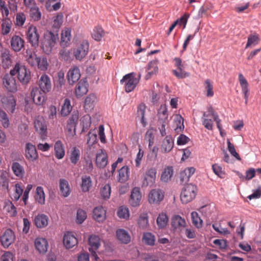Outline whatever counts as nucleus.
Instances as JSON below:
<instances>
[{"mask_svg":"<svg viewBox=\"0 0 261 261\" xmlns=\"http://www.w3.org/2000/svg\"><path fill=\"white\" fill-rule=\"evenodd\" d=\"M59 41L57 33L47 31L44 33L43 39L42 42V48L46 54H49Z\"/></svg>","mask_w":261,"mask_h":261,"instance_id":"nucleus-1","label":"nucleus"},{"mask_svg":"<svg viewBox=\"0 0 261 261\" xmlns=\"http://www.w3.org/2000/svg\"><path fill=\"white\" fill-rule=\"evenodd\" d=\"M12 74H17L18 81L22 85H27L31 79V74L30 69L24 65L16 63L14 68L10 70Z\"/></svg>","mask_w":261,"mask_h":261,"instance_id":"nucleus-2","label":"nucleus"},{"mask_svg":"<svg viewBox=\"0 0 261 261\" xmlns=\"http://www.w3.org/2000/svg\"><path fill=\"white\" fill-rule=\"evenodd\" d=\"M140 75L138 77H136V73L131 72L125 75L120 80V83L124 85L125 91L129 93L136 88L140 81Z\"/></svg>","mask_w":261,"mask_h":261,"instance_id":"nucleus-3","label":"nucleus"},{"mask_svg":"<svg viewBox=\"0 0 261 261\" xmlns=\"http://www.w3.org/2000/svg\"><path fill=\"white\" fill-rule=\"evenodd\" d=\"M0 105L8 113H13L16 109V100L12 94H0Z\"/></svg>","mask_w":261,"mask_h":261,"instance_id":"nucleus-4","label":"nucleus"},{"mask_svg":"<svg viewBox=\"0 0 261 261\" xmlns=\"http://www.w3.org/2000/svg\"><path fill=\"white\" fill-rule=\"evenodd\" d=\"M197 187L192 184L185 186L180 193V200L182 203H188L192 201L196 197Z\"/></svg>","mask_w":261,"mask_h":261,"instance_id":"nucleus-5","label":"nucleus"},{"mask_svg":"<svg viewBox=\"0 0 261 261\" xmlns=\"http://www.w3.org/2000/svg\"><path fill=\"white\" fill-rule=\"evenodd\" d=\"M89 244L90 246L89 250L91 253L92 260L98 261L99 257L95 251L98 249L100 245V238L96 235H91L89 238Z\"/></svg>","mask_w":261,"mask_h":261,"instance_id":"nucleus-6","label":"nucleus"},{"mask_svg":"<svg viewBox=\"0 0 261 261\" xmlns=\"http://www.w3.org/2000/svg\"><path fill=\"white\" fill-rule=\"evenodd\" d=\"M89 48V43L87 40H84L81 41L73 51L75 59L81 61L88 54Z\"/></svg>","mask_w":261,"mask_h":261,"instance_id":"nucleus-7","label":"nucleus"},{"mask_svg":"<svg viewBox=\"0 0 261 261\" xmlns=\"http://www.w3.org/2000/svg\"><path fill=\"white\" fill-rule=\"evenodd\" d=\"M40 35L35 26L30 25L27 31V38L32 46L36 47L39 45Z\"/></svg>","mask_w":261,"mask_h":261,"instance_id":"nucleus-8","label":"nucleus"},{"mask_svg":"<svg viewBox=\"0 0 261 261\" xmlns=\"http://www.w3.org/2000/svg\"><path fill=\"white\" fill-rule=\"evenodd\" d=\"M175 66L177 68V70H173V74L178 79H184L188 77L190 73L185 71V65L182 62L179 58H175L174 59Z\"/></svg>","mask_w":261,"mask_h":261,"instance_id":"nucleus-9","label":"nucleus"},{"mask_svg":"<svg viewBox=\"0 0 261 261\" xmlns=\"http://www.w3.org/2000/svg\"><path fill=\"white\" fill-rule=\"evenodd\" d=\"M14 74H6L3 79L4 87L9 92L14 93L17 91V86L16 80L13 77Z\"/></svg>","mask_w":261,"mask_h":261,"instance_id":"nucleus-10","label":"nucleus"},{"mask_svg":"<svg viewBox=\"0 0 261 261\" xmlns=\"http://www.w3.org/2000/svg\"><path fill=\"white\" fill-rule=\"evenodd\" d=\"M38 85L40 90L43 93H47L50 92L52 87L50 77L46 74H42L39 79Z\"/></svg>","mask_w":261,"mask_h":261,"instance_id":"nucleus-11","label":"nucleus"},{"mask_svg":"<svg viewBox=\"0 0 261 261\" xmlns=\"http://www.w3.org/2000/svg\"><path fill=\"white\" fill-rule=\"evenodd\" d=\"M164 194V192L160 189H152L148 195L149 202L152 204L159 203L163 200Z\"/></svg>","mask_w":261,"mask_h":261,"instance_id":"nucleus-12","label":"nucleus"},{"mask_svg":"<svg viewBox=\"0 0 261 261\" xmlns=\"http://www.w3.org/2000/svg\"><path fill=\"white\" fill-rule=\"evenodd\" d=\"M25 156L30 162H34L38 158L36 146L31 143H27L25 144Z\"/></svg>","mask_w":261,"mask_h":261,"instance_id":"nucleus-13","label":"nucleus"},{"mask_svg":"<svg viewBox=\"0 0 261 261\" xmlns=\"http://www.w3.org/2000/svg\"><path fill=\"white\" fill-rule=\"evenodd\" d=\"M174 145V141L171 136H166L162 141L160 150L163 153L170 152Z\"/></svg>","mask_w":261,"mask_h":261,"instance_id":"nucleus-14","label":"nucleus"},{"mask_svg":"<svg viewBox=\"0 0 261 261\" xmlns=\"http://www.w3.org/2000/svg\"><path fill=\"white\" fill-rule=\"evenodd\" d=\"M10 45L13 50L19 52L24 47V41L19 36L14 35L11 38Z\"/></svg>","mask_w":261,"mask_h":261,"instance_id":"nucleus-15","label":"nucleus"},{"mask_svg":"<svg viewBox=\"0 0 261 261\" xmlns=\"http://www.w3.org/2000/svg\"><path fill=\"white\" fill-rule=\"evenodd\" d=\"M96 165L99 168H105L108 162V155L104 149H100L97 151L96 155Z\"/></svg>","mask_w":261,"mask_h":261,"instance_id":"nucleus-16","label":"nucleus"},{"mask_svg":"<svg viewBox=\"0 0 261 261\" xmlns=\"http://www.w3.org/2000/svg\"><path fill=\"white\" fill-rule=\"evenodd\" d=\"M156 170L154 168H151L146 172L142 185L144 187L152 185L155 182Z\"/></svg>","mask_w":261,"mask_h":261,"instance_id":"nucleus-17","label":"nucleus"},{"mask_svg":"<svg viewBox=\"0 0 261 261\" xmlns=\"http://www.w3.org/2000/svg\"><path fill=\"white\" fill-rule=\"evenodd\" d=\"M14 232L10 229H7L4 234L1 237V241L5 248H8L15 240Z\"/></svg>","mask_w":261,"mask_h":261,"instance_id":"nucleus-18","label":"nucleus"},{"mask_svg":"<svg viewBox=\"0 0 261 261\" xmlns=\"http://www.w3.org/2000/svg\"><path fill=\"white\" fill-rule=\"evenodd\" d=\"M31 94L34 102L36 105H41L45 102V93H43L38 88H33Z\"/></svg>","mask_w":261,"mask_h":261,"instance_id":"nucleus-19","label":"nucleus"},{"mask_svg":"<svg viewBox=\"0 0 261 261\" xmlns=\"http://www.w3.org/2000/svg\"><path fill=\"white\" fill-rule=\"evenodd\" d=\"M141 198L142 195L140 189L138 187L133 188L129 199V203L131 205L134 207L139 205Z\"/></svg>","mask_w":261,"mask_h":261,"instance_id":"nucleus-20","label":"nucleus"},{"mask_svg":"<svg viewBox=\"0 0 261 261\" xmlns=\"http://www.w3.org/2000/svg\"><path fill=\"white\" fill-rule=\"evenodd\" d=\"M81 77V73L77 67H74L69 69L67 73V79L70 85L77 82Z\"/></svg>","mask_w":261,"mask_h":261,"instance_id":"nucleus-21","label":"nucleus"},{"mask_svg":"<svg viewBox=\"0 0 261 261\" xmlns=\"http://www.w3.org/2000/svg\"><path fill=\"white\" fill-rule=\"evenodd\" d=\"M239 80L242 88V92L244 95L245 103H247L248 97L249 96V84L242 73L239 74Z\"/></svg>","mask_w":261,"mask_h":261,"instance_id":"nucleus-22","label":"nucleus"},{"mask_svg":"<svg viewBox=\"0 0 261 261\" xmlns=\"http://www.w3.org/2000/svg\"><path fill=\"white\" fill-rule=\"evenodd\" d=\"M34 126L37 132L41 135L46 133L47 126L45 121L42 117H38L34 121Z\"/></svg>","mask_w":261,"mask_h":261,"instance_id":"nucleus-23","label":"nucleus"},{"mask_svg":"<svg viewBox=\"0 0 261 261\" xmlns=\"http://www.w3.org/2000/svg\"><path fill=\"white\" fill-rule=\"evenodd\" d=\"M63 243L66 248H71L77 244V240L71 232H68L64 234Z\"/></svg>","mask_w":261,"mask_h":261,"instance_id":"nucleus-24","label":"nucleus"},{"mask_svg":"<svg viewBox=\"0 0 261 261\" xmlns=\"http://www.w3.org/2000/svg\"><path fill=\"white\" fill-rule=\"evenodd\" d=\"M88 83L84 80H81L76 86L75 92L76 96L80 98L88 92Z\"/></svg>","mask_w":261,"mask_h":261,"instance_id":"nucleus-25","label":"nucleus"},{"mask_svg":"<svg viewBox=\"0 0 261 261\" xmlns=\"http://www.w3.org/2000/svg\"><path fill=\"white\" fill-rule=\"evenodd\" d=\"M12 22L9 18H3L1 25V33L2 36L8 35L12 29Z\"/></svg>","mask_w":261,"mask_h":261,"instance_id":"nucleus-26","label":"nucleus"},{"mask_svg":"<svg viewBox=\"0 0 261 261\" xmlns=\"http://www.w3.org/2000/svg\"><path fill=\"white\" fill-rule=\"evenodd\" d=\"M55 155L57 159H62L65 153L64 144L60 140H58L54 144Z\"/></svg>","mask_w":261,"mask_h":261,"instance_id":"nucleus-27","label":"nucleus"},{"mask_svg":"<svg viewBox=\"0 0 261 261\" xmlns=\"http://www.w3.org/2000/svg\"><path fill=\"white\" fill-rule=\"evenodd\" d=\"M97 101L96 96L93 94H90L85 99L84 108L87 111L92 110Z\"/></svg>","mask_w":261,"mask_h":261,"instance_id":"nucleus-28","label":"nucleus"},{"mask_svg":"<svg viewBox=\"0 0 261 261\" xmlns=\"http://www.w3.org/2000/svg\"><path fill=\"white\" fill-rule=\"evenodd\" d=\"M195 169L194 167L186 168L181 171L179 175L180 181L181 184L186 183L189 181L190 177L194 173Z\"/></svg>","mask_w":261,"mask_h":261,"instance_id":"nucleus-29","label":"nucleus"},{"mask_svg":"<svg viewBox=\"0 0 261 261\" xmlns=\"http://www.w3.org/2000/svg\"><path fill=\"white\" fill-rule=\"evenodd\" d=\"M35 245L36 249L42 253H45L47 250L48 243L45 239L38 238L35 240Z\"/></svg>","mask_w":261,"mask_h":261,"instance_id":"nucleus-30","label":"nucleus"},{"mask_svg":"<svg viewBox=\"0 0 261 261\" xmlns=\"http://www.w3.org/2000/svg\"><path fill=\"white\" fill-rule=\"evenodd\" d=\"M82 182L81 188L83 192H89L92 186V181L91 177L89 175H84L81 178Z\"/></svg>","mask_w":261,"mask_h":261,"instance_id":"nucleus-31","label":"nucleus"},{"mask_svg":"<svg viewBox=\"0 0 261 261\" xmlns=\"http://www.w3.org/2000/svg\"><path fill=\"white\" fill-rule=\"evenodd\" d=\"M48 218L44 214H39L35 217L34 222L38 228H44L48 224Z\"/></svg>","mask_w":261,"mask_h":261,"instance_id":"nucleus-32","label":"nucleus"},{"mask_svg":"<svg viewBox=\"0 0 261 261\" xmlns=\"http://www.w3.org/2000/svg\"><path fill=\"white\" fill-rule=\"evenodd\" d=\"M14 175L19 178H22L25 174V170L23 167L18 162H13L11 167Z\"/></svg>","mask_w":261,"mask_h":261,"instance_id":"nucleus-33","label":"nucleus"},{"mask_svg":"<svg viewBox=\"0 0 261 261\" xmlns=\"http://www.w3.org/2000/svg\"><path fill=\"white\" fill-rule=\"evenodd\" d=\"M93 213V218L98 222H102L106 219V211L102 206H98L94 208Z\"/></svg>","mask_w":261,"mask_h":261,"instance_id":"nucleus-34","label":"nucleus"},{"mask_svg":"<svg viewBox=\"0 0 261 261\" xmlns=\"http://www.w3.org/2000/svg\"><path fill=\"white\" fill-rule=\"evenodd\" d=\"M158 121H165L168 122V112L166 105H162L158 112Z\"/></svg>","mask_w":261,"mask_h":261,"instance_id":"nucleus-35","label":"nucleus"},{"mask_svg":"<svg viewBox=\"0 0 261 261\" xmlns=\"http://www.w3.org/2000/svg\"><path fill=\"white\" fill-rule=\"evenodd\" d=\"M25 58L28 63L31 66H37L38 60L39 57H37L35 52L31 50H27Z\"/></svg>","mask_w":261,"mask_h":261,"instance_id":"nucleus-36","label":"nucleus"},{"mask_svg":"<svg viewBox=\"0 0 261 261\" xmlns=\"http://www.w3.org/2000/svg\"><path fill=\"white\" fill-rule=\"evenodd\" d=\"M116 235L118 239L122 243L127 244L130 241V237L129 234L126 230L123 229L117 230Z\"/></svg>","mask_w":261,"mask_h":261,"instance_id":"nucleus-37","label":"nucleus"},{"mask_svg":"<svg viewBox=\"0 0 261 261\" xmlns=\"http://www.w3.org/2000/svg\"><path fill=\"white\" fill-rule=\"evenodd\" d=\"M129 178V168L127 166H123L119 170L118 181L124 183Z\"/></svg>","mask_w":261,"mask_h":261,"instance_id":"nucleus-38","label":"nucleus"},{"mask_svg":"<svg viewBox=\"0 0 261 261\" xmlns=\"http://www.w3.org/2000/svg\"><path fill=\"white\" fill-rule=\"evenodd\" d=\"M60 190L62 195L64 197H67L69 195L70 190L68 182L66 180L64 179L60 180Z\"/></svg>","mask_w":261,"mask_h":261,"instance_id":"nucleus-39","label":"nucleus"},{"mask_svg":"<svg viewBox=\"0 0 261 261\" xmlns=\"http://www.w3.org/2000/svg\"><path fill=\"white\" fill-rule=\"evenodd\" d=\"M169 221V219L166 213H162L160 214L156 219V223L159 228H165Z\"/></svg>","mask_w":261,"mask_h":261,"instance_id":"nucleus-40","label":"nucleus"},{"mask_svg":"<svg viewBox=\"0 0 261 261\" xmlns=\"http://www.w3.org/2000/svg\"><path fill=\"white\" fill-rule=\"evenodd\" d=\"M173 174V169L172 167H167L165 168L163 171L161 179L162 181L168 182L170 180Z\"/></svg>","mask_w":261,"mask_h":261,"instance_id":"nucleus-41","label":"nucleus"},{"mask_svg":"<svg viewBox=\"0 0 261 261\" xmlns=\"http://www.w3.org/2000/svg\"><path fill=\"white\" fill-rule=\"evenodd\" d=\"M172 226L175 228L185 227L186 223L185 220L179 215L173 217L171 222Z\"/></svg>","mask_w":261,"mask_h":261,"instance_id":"nucleus-42","label":"nucleus"},{"mask_svg":"<svg viewBox=\"0 0 261 261\" xmlns=\"http://www.w3.org/2000/svg\"><path fill=\"white\" fill-rule=\"evenodd\" d=\"M36 200L40 204L45 203V196L42 187L38 186L36 189V194L35 196Z\"/></svg>","mask_w":261,"mask_h":261,"instance_id":"nucleus-43","label":"nucleus"},{"mask_svg":"<svg viewBox=\"0 0 261 261\" xmlns=\"http://www.w3.org/2000/svg\"><path fill=\"white\" fill-rule=\"evenodd\" d=\"M139 227L143 229H146L149 226L148 216L147 214H141L138 220Z\"/></svg>","mask_w":261,"mask_h":261,"instance_id":"nucleus-44","label":"nucleus"},{"mask_svg":"<svg viewBox=\"0 0 261 261\" xmlns=\"http://www.w3.org/2000/svg\"><path fill=\"white\" fill-rule=\"evenodd\" d=\"M70 100L68 98L65 99L64 103L62 106L61 114L62 116H66L69 114L72 110Z\"/></svg>","mask_w":261,"mask_h":261,"instance_id":"nucleus-45","label":"nucleus"},{"mask_svg":"<svg viewBox=\"0 0 261 261\" xmlns=\"http://www.w3.org/2000/svg\"><path fill=\"white\" fill-rule=\"evenodd\" d=\"M208 114L204 113L203 114V121L202 123L204 127L208 130H212L213 127V121L209 117H212L211 114L208 112Z\"/></svg>","mask_w":261,"mask_h":261,"instance_id":"nucleus-46","label":"nucleus"},{"mask_svg":"<svg viewBox=\"0 0 261 261\" xmlns=\"http://www.w3.org/2000/svg\"><path fill=\"white\" fill-rule=\"evenodd\" d=\"M191 219L193 224L197 228H200L203 225V221L196 212L191 213Z\"/></svg>","mask_w":261,"mask_h":261,"instance_id":"nucleus-47","label":"nucleus"},{"mask_svg":"<svg viewBox=\"0 0 261 261\" xmlns=\"http://www.w3.org/2000/svg\"><path fill=\"white\" fill-rule=\"evenodd\" d=\"M9 180L6 171L0 170V186L3 190H8Z\"/></svg>","mask_w":261,"mask_h":261,"instance_id":"nucleus-48","label":"nucleus"},{"mask_svg":"<svg viewBox=\"0 0 261 261\" xmlns=\"http://www.w3.org/2000/svg\"><path fill=\"white\" fill-rule=\"evenodd\" d=\"M259 35L256 33L250 34L248 37L247 43L245 48H247L251 45H255L257 44L259 41Z\"/></svg>","mask_w":261,"mask_h":261,"instance_id":"nucleus-49","label":"nucleus"},{"mask_svg":"<svg viewBox=\"0 0 261 261\" xmlns=\"http://www.w3.org/2000/svg\"><path fill=\"white\" fill-rule=\"evenodd\" d=\"M26 16L23 12L17 13L15 15V20L14 23L16 26L22 27L25 21Z\"/></svg>","mask_w":261,"mask_h":261,"instance_id":"nucleus-50","label":"nucleus"},{"mask_svg":"<svg viewBox=\"0 0 261 261\" xmlns=\"http://www.w3.org/2000/svg\"><path fill=\"white\" fill-rule=\"evenodd\" d=\"M71 38V30L69 29H66L63 31L61 34L62 45H66L67 43L70 41Z\"/></svg>","mask_w":261,"mask_h":261,"instance_id":"nucleus-51","label":"nucleus"},{"mask_svg":"<svg viewBox=\"0 0 261 261\" xmlns=\"http://www.w3.org/2000/svg\"><path fill=\"white\" fill-rule=\"evenodd\" d=\"M145 109V105L143 103H141L138 106L137 110V117L140 119L141 122L143 124V126H145L146 125V122L144 119Z\"/></svg>","mask_w":261,"mask_h":261,"instance_id":"nucleus-52","label":"nucleus"},{"mask_svg":"<svg viewBox=\"0 0 261 261\" xmlns=\"http://www.w3.org/2000/svg\"><path fill=\"white\" fill-rule=\"evenodd\" d=\"M79 119V114L77 112H73L67 122V127L69 130L75 127V124Z\"/></svg>","mask_w":261,"mask_h":261,"instance_id":"nucleus-53","label":"nucleus"},{"mask_svg":"<svg viewBox=\"0 0 261 261\" xmlns=\"http://www.w3.org/2000/svg\"><path fill=\"white\" fill-rule=\"evenodd\" d=\"M104 36L103 29L100 27L94 28L92 34V38L96 41H100Z\"/></svg>","mask_w":261,"mask_h":261,"instance_id":"nucleus-54","label":"nucleus"},{"mask_svg":"<svg viewBox=\"0 0 261 261\" xmlns=\"http://www.w3.org/2000/svg\"><path fill=\"white\" fill-rule=\"evenodd\" d=\"M30 16L34 21H38L41 19V13L38 7H32L30 11Z\"/></svg>","mask_w":261,"mask_h":261,"instance_id":"nucleus-55","label":"nucleus"},{"mask_svg":"<svg viewBox=\"0 0 261 261\" xmlns=\"http://www.w3.org/2000/svg\"><path fill=\"white\" fill-rule=\"evenodd\" d=\"M80 150L76 147L72 148L71 152L70 161L71 162L75 165L80 159Z\"/></svg>","mask_w":261,"mask_h":261,"instance_id":"nucleus-56","label":"nucleus"},{"mask_svg":"<svg viewBox=\"0 0 261 261\" xmlns=\"http://www.w3.org/2000/svg\"><path fill=\"white\" fill-rule=\"evenodd\" d=\"M158 60H154L150 61L147 66L148 74L150 75L155 74L158 71Z\"/></svg>","mask_w":261,"mask_h":261,"instance_id":"nucleus-57","label":"nucleus"},{"mask_svg":"<svg viewBox=\"0 0 261 261\" xmlns=\"http://www.w3.org/2000/svg\"><path fill=\"white\" fill-rule=\"evenodd\" d=\"M0 122L4 127H9L10 125L9 118L6 112L3 110H0Z\"/></svg>","mask_w":261,"mask_h":261,"instance_id":"nucleus-58","label":"nucleus"},{"mask_svg":"<svg viewBox=\"0 0 261 261\" xmlns=\"http://www.w3.org/2000/svg\"><path fill=\"white\" fill-rule=\"evenodd\" d=\"M4 210L6 211L10 217H14L17 214L16 208L11 202H9L5 205Z\"/></svg>","mask_w":261,"mask_h":261,"instance_id":"nucleus-59","label":"nucleus"},{"mask_svg":"<svg viewBox=\"0 0 261 261\" xmlns=\"http://www.w3.org/2000/svg\"><path fill=\"white\" fill-rule=\"evenodd\" d=\"M117 215L120 219H128L129 217L128 208L124 206L120 207L117 212Z\"/></svg>","mask_w":261,"mask_h":261,"instance_id":"nucleus-60","label":"nucleus"},{"mask_svg":"<svg viewBox=\"0 0 261 261\" xmlns=\"http://www.w3.org/2000/svg\"><path fill=\"white\" fill-rule=\"evenodd\" d=\"M0 12L3 18H9V8L7 7L6 2L3 0H0Z\"/></svg>","mask_w":261,"mask_h":261,"instance_id":"nucleus-61","label":"nucleus"},{"mask_svg":"<svg viewBox=\"0 0 261 261\" xmlns=\"http://www.w3.org/2000/svg\"><path fill=\"white\" fill-rule=\"evenodd\" d=\"M63 15L62 13L57 15L54 18L53 23V28L57 30V32L63 23Z\"/></svg>","mask_w":261,"mask_h":261,"instance_id":"nucleus-62","label":"nucleus"},{"mask_svg":"<svg viewBox=\"0 0 261 261\" xmlns=\"http://www.w3.org/2000/svg\"><path fill=\"white\" fill-rule=\"evenodd\" d=\"M212 169L216 175L219 177L223 178L225 177V172L222 170V167L217 164H214L212 166Z\"/></svg>","mask_w":261,"mask_h":261,"instance_id":"nucleus-63","label":"nucleus"},{"mask_svg":"<svg viewBox=\"0 0 261 261\" xmlns=\"http://www.w3.org/2000/svg\"><path fill=\"white\" fill-rule=\"evenodd\" d=\"M143 240L146 244L149 245H153L154 244V236L150 232L144 233Z\"/></svg>","mask_w":261,"mask_h":261,"instance_id":"nucleus-64","label":"nucleus"}]
</instances>
